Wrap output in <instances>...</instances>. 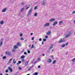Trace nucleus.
<instances>
[{"mask_svg":"<svg viewBox=\"0 0 75 75\" xmlns=\"http://www.w3.org/2000/svg\"><path fill=\"white\" fill-rule=\"evenodd\" d=\"M71 32L70 31L69 32L68 34L66 35V38H67L68 37H69V36H70V35H71Z\"/></svg>","mask_w":75,"mask_h":75,"instance_id":"nucleus-1","label":"nucleus"},{"mask_svg":"<svg viewBox=\"0 0 75 75\" xmlns=\"http://www.w3.org/2000/svg\"><path fill=\"white\" fill-rule=\"evenodd\" d=\"M65 41V39H64V38L63 39H60V40L59 41V43H60V44L61 43V42H64Z\"/></svg>","mask_w":75,"mask_h":75,"instance_id":"nucleus-2","label":"nucleus"},{"mask_svg":"<svg viewBox=\"0 0 75 75\" xmlns=\"http://www.w3.org/2000/svg\"><path fill=\"white\" fill-rule=\"evenodd\" d=\"M6 54H7L8 55H9V56H11L12 55V54L10 52H6Z\"/></svg>","mask_w":75,"mask_h":75,"instance_id":"nucleus-3","label":"nucleus"},{"mask_svg":"<svg viewBox=\"0 0 75 75\" xmlns=\"http://www.w3.org/2000/svg\"><path fill=\"white\" fill-rule=\"evenodd\" d=\"M8 70H9V71H10L11 72H12L13 71V69H11V68L10 66L8 67Z\"/></svg>","mask_w":75,"mask_h":75,"instance_id":"nucleus-4","label":"nucleus"},{"mask_svg":"<svg viewBox=\"0 0 75 75\" xmlns=\"http://www.w3.org/2000/svg\"><path fill=\"white\" fill-rule=\"evenodd\" d=\"M44 27H47V26H50V23H46L44 25Z\"/></svg>","mask_w":75,"mask_h":75,"instance_id":"nucleus-5","label":"nucleus"},{"mask_svg":"<svg viewBox=\"0 0 75 75\" xmlns=\"http://www.w3.org/2000/svg\"><path fill=\"white\" fill-rule=\"evenodd\" d=\"M32 11V8H30V9L29 10L28 12V15L30 14Z\"/></svg>","mask_w":75,"mask_h":75,"instance_id":"nucleus-6","label":"nucleus"},{"mask_svg":"<svg viewBox=\"0 0 75 75\" xmlns=\"http://www.w3.org/2000/svg\"><path fill=\"white\" fill-rule=\"evenodd\" d=\"M55 21L54 19L52 18L50 19L49 20L50 22H52V21Z\"/></svg>","mask_w":75,"mask_h":75,"instance_id":"nucleus-7","label":"nucleus"},{"mask_svg":"<svg viewBox=\"0 0 75 75\" xmlns=\"http://www.w3.org/2000/svg\"><path fill=\"white\" fill-rule=\"evenodd\" d=\"M51 46H52V47H50V48H49V50L50 51V50H51V49H52V48H53V47H54V45H53V44L51 45Z\"/></svg>","mask_w":75,"mask_h":75,"instance_id":"nucleus-8","label":"nucleus"},{"mask_svg":"<svg viewBox=\"0 0 75 75\" xmlns=\"http://www.w3.org/2000/svg\"><path fill=\"white\" fill-rule=\"evenodd\" d=\"M47 62L48 63H50L52 62V61H51V59H48Z\"/></svg>","mask_w":75,"mask_h":75,"instance_id":"nucleus-9","label":"nucleus"},{"mask_svg":"<svg viewBox=\"0 0 75 75\" xmlns=\"http://www.w3.org/2000/svg\"><path fill=\"white\" fill-rule=\"evenodd\" d=\"M58 23V22H54L53 24V25L54 26L56 24H57V23Z\"/></svg>","mask_w":75,"mask_h":75,"instance_id":"nucleus-10","label":"nucleus"},{"mask_svg":"<svg viewBox=\"0 0 75 75\" xmlns=\"http://www.w3.org/2000/svg\"><path fill=\"white\" fill-rule=\"evenodd\" d=\"M51 31H48L46 33V34L47 35H50L51 34Z\"/></svg>","mask_w":75,"mask_h":75,"instance_id":"nucleus-11","label":"nucleus"},{"mask_svg":"<svg viewBox=\"0 0 75 75\" xmlns=\"http://www.w3.org/2000/svg\"><path fill=\"white\" fill-rule=\"evenodd\" d=\"M16 45L17 46H20V45H21V43H20V42H18V43H17Z\"/></svg>","mask_w":75,"mask_h":75,"instance_id":"nucleus-12","label":"nucleus"},{"mask_svg":"<svg viewBox=\"0 0 75 75\" xmlns=\"http://www.w3.org/2000/svg\"><path fill=\"white\" fill-rule=\"evenodd\" d=\"M13 48L14 49H17V48H18V46L16 45H15L13 46Z\"/></svg>","mask_w":75,"mask_h":75,"instance_id":"nucleus-13","label":"nucleus"},{"mask_svg":"<svg viewBox=\"0 0 75 75\" xmlns=\"http://www.w3.org/2000/svg\"><path fill=\"white\" fill-rule=\"evenodd\" d=\"M6 11V8H4L2 10V12H5Z\"/></svg>","mask_w":75,"mask_h":75,"instance_id":"nucleus-14","label":"nucleus"},{"mask_svg":"<svg viewBox=\"0 0 75 75\" xmlns=\"http://www.w3.org/2000/svg\"><path fill=\"white\" fill-rule=\"evenodd\" d=\"M56 62H57V61L54 60L53 61L52 63L53 64H55Z\"/></svg>","mask_w":75,"mask_h":75,"instance_id":"nucleus-15","label":"nucleus"},{"mask_svg":"<svg viewBox=\"0 0 75 75\" xmlns=\"http://www.w3.org/2000/svg\"><path fill=\"white\" fill-rule=\"evenodd\" d=\"M62 23H63V21H60L59 22V24L60 25H61V24H62Z\"/></svg>","mask_w":75,"mask_h":75,"instance_id":"nucleus-16","label":"nucleus"},{"mask_svg":"<svg viewBox=\"0 0 75 75\" xmlns=\"http://www.w3.org/2000/svg\"><path fill=\"white\" fill-rule=\"evenodd\" d=\"M24 10V8H21V12H23Z\"/></svg>","mask_w":75,"mask_h":75,"instance_id":"nucleus-17","label":"nucleus"},{"mask_svg":"<svg viewBox=\"0 0 75 75\" xmlns=\"http://www.w3.org/2000/svg\"><path fill=\"white\" fill-rule=\"evenodd\" d=\"M2 45H3V42H1L0 43V47H1Z\"/></svg>","mask_w":75,"mask_h":75,"instance_id":"nucleus-18","label":"nucleus"},{"mask_svg":"<svg viewBox=\"0 0 75 75\" xmlns=\"http://www.w3.org/2000/svg\"><path fill=\"white\" fill-rule=\"evenodd\" d=\"M0 23L1 24H3L4 23V22L3 21H1L0 22Z\"/></svg>","mask_w":75,"mask_h":75,"instance_id":"nucleus-19","label":"nucleus"},{"mask_svg":"<svg viewBox=\"0 0 75 75\" xmlns=\"http://www.w3.org/2000/svg\"><path fill=\"white\" fill-rule=\"evenodd\" d=\"M13 64H16V61L15 60V59H14L13 60Z\"/></svg>","mask_w":75,"mask_h":75,"instance_id":"nucleus-20","label":"nucleus"},{"mask_svg":"<svg viewBox=\"0 0 75 75\" xmlns=\"http://www.w3.org/2000/svg\"><path fill=\"white\" fill-rule=\"evenodd\" d=\"M45 2H44V1H43L42 2V5H45Z\"/></svg>","mask_w":75,"mask_h":75,"instance_id":"nucleus-21","label":"nucleus"},{"mask_svg":"<svg viewBox=\"0 0 75 75\" xmlns=\"http://www.w3.org/2000/svg\"><path fill=\"white\" fill-rule=\"evenodd\" d=\"M28 62H27L25 63V65L27 66L28 65Z\"/></svg>","mask_w":75,"mask_h":75,"instance_id":"nucleus-22","label":"nucleus"},{"mask_svg":"<svg viewBox=\"0 0 75 75\" xmlns=\"http://www.w3.org/2000/svg\"><path fill=\"white\" fill-rule=\"evenodd\" d=\"M33 67V66H32V67H30L29 69H28V71H30V70L31 69V68H32V67Z\"/></svg>","mask_w":75,"mask_h":75,"instance_id":"nucleus-23","label":"nucleus"},{"mask_svg":"<svg viewBox=\"0 0 75 75\" xmlns=\"http://www.w3.org/2000/svg\"><path fill=\"white\" fill-rule=\"evenodd\" d=\"M25 58V56H22L21 57V58Z\"/></svg>","mask_w":75,"mask_h":75,"instance_id":"nucleus-24","label":"nucleus"},{"mask_svg":"<svg viewBox=\"0 0 75 75\" xmlns=\"http://www.w3.org/2000/svg\"><path fill=\"white\" fill-rule=\"evenodd\" d=\"M72 61H73V62H75V58L72 59Z\"/></svg>","mask_w":75,"mask_h":75,"instance_id":"nucleus-25","label":"nucleus"},{"mask_svg":"<svg viewBox=\"0 0 75 75\" xmlns=\"http://www.w3.org/2000/svg\"><path fill=\"white\" fill-rule=\"evenodd\" d=\"M10 61H12V59H10L8 62L9 63H11V62Z\"/></svg>","mask_w":75,"mask_h":75,"instance_id":"nucleus-26","label":"nucleus"},{"mask_svg":"<svg viewBox=\"0 0 75 75\" xmlns=\"http://www.w3.org/2000/svg\"><path fill=\"white\" fill-rule=\"evenodd\" d=\"M37 8V6H35L34 8V9L36 10Z\"/></svg>","mask_w":75,"mask_h":75,"instance_id":"nucleus-27","label":"nucleus"},{"mask_svg":"<svg viewBox=\"0 0 75 75\" xmlns=\"http://www.w3.org/2000/svg\"><path fill=\"white\" fill-rule=\"evenodd\" d=\"M65 45L64 44L62 45V47H65Z\"/></svg>","mask_w":75,"mask_h":75,"instance_id":"nucleus-28","label":"nucleus"},{"mask_svg":"<svg viewBox=\"0 0 75 75\" xmlns=\"http://www.w3.org/2000/svg\"><path fill=\"white\" fill-rule=\"evenodd\" d=\"M25 4L24 2H22L21 4V5H23V4Z\"/></svg>","mask_w":75,"mask_h":75,"instance_id":"nucleus-29","label":"nucleus"},{"mask_svg":"<svg viewBox=\"0 0 75 75\" xmlns=\"http://www.w3.org/2000/svg\"><path fill=\"white\" fill-rule=\"evenodd\" d=\"M34 75H38V73L37 72H35L34 73Z\"/></svg>","mask_w":75,"mask_h":75,"instance_id":"nucleus-30","label":"nucleus"},{"mask_svg":"<svg viewBox=\"0 0 75 75\" xmlns=\"http://www.w3.org/2000/svg\"><path fill=\"white\" fill-rule=\"evenodd\" d=\"M16 50H12V52H16Z\"/></svg>","mask_w":75,"mask_h":75,"instance_id":"nucleus-31","label":"nucleus"},{"mask_svg":"<svg viewBox=\"0 0 75 75\" xmlns=\"http://www.w3.org/2000/svg\"><path fill=\"white\" fill-rule=\"evenodd\" d=\"M3 59H6V56H4L3 58Z\"/></svg>","mask_w":75,"mask_h":75,"instance_id":"nucleus-32","label":"nucleus"},{"mask_svg":"<svg viewBox=\"0 0 75 75\" xmlns=\"http://www.w3.org/2000/svg\"><path fill=\"white\" fill-rule=\"evenodd\" d=\"M37 13H35L34 14L35 16H37Z\"/></svg>","mask_w":75,"mask_h":75,"instance_id":"nucleus-33","label":"nucleus"},{"mask_svg":"<svg viewBox=\"0 0 75 75\" xmlns=\"http://www.w3.org/2000/svg\"><path fill=\"white\" fill-rule=\"evenodd\" d=\"M21 40H24V38H23L22 37V38H21Z\"/></svg>","mask_w":75,"mask_h":75,"instance_id":"nucleus-34","label":"nucleus"},{"mask_svg":"<svg viewBox=\"0 0 75 75\" xmlns=\"http://www.w3.org/2000/svg\"><path fill=\"white\" fill-rule=\"evenodd\" d=\"M23 36V34L21 33L20 34V37H22Z\"/></svg>","mask_w":75,"mask_h":75,"instance_id":"nucleus-35","label":"nucleus"},{"mask_svg":"<svg viewBox=\"0 0 75 75\" xmlns=\"http://www.w3.org/2000/svg\"><path fill=\"white\" fill-rule=\"evenodd\" d=\"M8 72V70H6L5 71V72Z\"/></svg>","mask_w":75,"mask_h":75,"instance_id":"nucleus-36","label":"nucleus"},{"mask_svg":"<svg viewBox=\"0 0 75 75\" xmlns=\"http://www.w3.org/2000/svg\"><path fill=\"white\" fill-rule=\"evenodd\" d=\"M18 62L19 64H21V61H19Z\"/></svg>","mask_w":75,"mask_h":75,"instance_id":"nucleus-37","label":"nucleus"},{"mask_svg":"<svg viewBox=\"0 0 75 75\" xmlns=\"http://www.w3.org/2000/svg\"><path fill=\"white\" fill-rule=\"evenodd\" d=\"M34 48V45H32L31 47V48Z\"/></svg>","mask_w":75,"mask_h":75,"instance_id":"nucleus-38","label":"nucleus"},{"mask_svg":"<svg viewBox=\"0 0 75 75\" xmlns=\"http://www.w3.org/2000/svg\"><path fill=\"white\" fill-rule=\"evenodd\" d=\"M34 37L32 38V40H34Z\"/></svg>","mask_w":75,"mask_h":75,"instance_id":"nucleus-39","label":"nucleus"},{"mask_svg":"<svg viewBox=\"0 0 75 75\" xmlns=\"http://www.w3.org/2000/svg\"><path fill=\"white\" fill-rule=\"evenodd\" d=\"M28 53L29 54V53H30V50H28Z\"/></svg>","mask_w":75,"mask_h":75,"instance_id":"nucleus-40","label":"nucleus"},{"mask_svg":"<svg viewBox=\"0 0 75 75\" xmlns=\"http://www.w3.org/2000/svg\"><path fill=\"white\" fill-rule=\"evenodd\" d=\"M24 59H22V62H24Z\"/></svg>","mask_w":75,"mask_h":75,"instance_id":"nucleus-41","label":"nucleus"},{"mask_svg":"<svg viewBox=\"0 0 75 75\" xmlns=\"http://www.w3.org/2000/svg\"><path fill=\"white\" fill-rule=\"evenodd\" d=\"M46 39H44L43 40L44 41H46Z\"/></svg>","mask_w":75,"mask_h":75,"instance_id":"nucleus-42","label":"nucleus"},{"mask_svg":"<svg viewBox=\"0 0 75 75\" xmlns=\"http://www.w3.org/2000/svg\"><path fill=\"white\" fill-rule=\"evenodd\" d=\"M38 68H41V66L39 65L38 67Z\"/></svg>","mask_w":75,"mask_h":75,"instance_id":"nucleus-43","label":"nucleus"},{"mask_svg":"<svg viewBox=\"0 0 75 75\" xmlns=\"http://www.w3.org/2000/svg\"><path fill=\"white\" fill-rule=\"evenodd\" d=\"M19 69H20V70H21V68L20 67H19Z\"/></svg>","mask_w":75,"mask_h":75,"instance_id":"nucleus-44","label":"nucleus"},{"mask_svg":"<svg viewBox=\"0 0 75 75\" xmlns=\"http://www.w3.org/2000/svg\"><path fill=\"white\" fill-rule=\"evenodd\" d=\"M41 40H42V39H41V38L39 39V41H41Z\"/></svg>","mask_w":75,"mask_h":75,"instance_id":"nucleus-45","label":"nucleus"},{"mask_svg":"<svg viewBox=\"0 0 75 75\" xmlns=\"http://www.w3.org/2000/svg\"><path fill=\"white\" fill-rule=\"evenodd\" d=\"M75 13V11L72 13V14H74Z\"/></svg>","mask_w":75,"mask_h":75,"instance_id":"nucleus-46","label":"nucleus"},{"mask_svg":"<svg viewBox=\"0 0 75 75\" xmlns=\"http://www.w3.org/2000/svg\"><path fill=\"white\" fill-rule=\"evenodd\" d=\"M45 38H48V36H45Z\"/></svg>","mask_w":75,"mask_h":75,"instance_id":"nucleus-47","label":"nucleus"},{"mask_svg":"<svg viewBox=\"0 0 75 75\" xmlns=\"http://www.w3.org/2000/svg\"><path fill=\"white\" fill-rule=\"evenodd\" d=\"M24 54H25V55H26V54H27V52H25L24 53Z\"/></svg>","mask_w":75,"mask_h":75,"instance_id":"nucleus-48","label":"nucleus"},{"mask_svg":"<svg viewBox=\"0 0 75 75\" xmlns=\"http://www.w3.org/2000/svg\"><path fill=\"white\" fill-rule=\"evenodd\" d=\"M68 44V43L67 42L66 44V45H67Z\"/></svg>","mask_w":75,"mask_h":75,"instance_id":"nucleus-49","label":"nucleus"},{"mask_svg":"<svg viewBox=\"0 0 75 75\" xmlns=\"http://www.w3.org/2000/svg\"><path fill=\"white\" fill-rule=\"evenodd\" d=\"M33 33H31L30 34L31 35H33Z\"/></svg>","mask_w":75,"mask_h":75,"instance_id":"nucleus-50","label":"nucleus"},{"mask_svg":"<svg viewBox=\"0 0 75 75\" xmlns=\"http://www.w3.org/2000/svg\"><path fill=\"white\" fill-rule=\"evenodd\" d=\"M29 8V7H27V8H26V10H28V8Z\"/></svg>","mask_w":75,"mask_h":75,"instance_id":"nucleus-51","label":"nucleus"},{"mask_svg":"<svg viewBox=\"0 0 75 75\" xmlns=\"http://www.w3.org/2000/svg\"><path fill=\"white\" fill-rule=\"evenodd\" d=\"M45 56V54H43L42 56Z\"/></svg>","mask_w":75,"mask_h":75,"instance_id":"nucleus-52","label":"nucleus"},{"mask_svg":"<svg viewBox=\"0 0 75 75\" xmlns=\"http://www.w3.org/2000/svg\"><path fill=\"white\" fill-rule=\"evenodd\" d=\"M42 45L44 44V42H42Z\"/></svg>","mask_w":75,"mask_h":75,"instance_id":"nucleus-53","label":"nucleus"},{"mask_svg":"<svg viewBox=\"0 0 75 75\" xmlns=\"http://www.w3.org/2000/svg\"><path fill=\"white\" fill-rule=\"evenodd\" d=\"M40 58H38V61H40Z\"/></svg>","mask_w":75,"mask_h":75,"instance_id":"nucleus-54","label":"nucleus"},{"mask_svg":"<svg viewBox=\"0 0 75 75\" xmlns=\"http://www.w3.org/2000/svg\"><path fill=\"white\" fill-rule=\"evenodd\" d=\"M0 75H3V74L2 73L0 74Z\"/></svg>","mask_w":75,"mask_h":75,"instance_id":"nucleus-55","label":"nucleus"},{"mask_svg":"<svg viewBox=\"0 0 75 75\" xmlns=\"http://www.w3.org/2000/svg\"><path fill=\"white\" fill-rule=\"evenodd\" d=\"M54 50H52V52H53V51Z\"/></svg>","mask_w":75,"mask_h":75,"instance_id":"nucleus-56","label":"nucleus"},{"mask_svg":"<svg viewBox=\"0 0 75 75\" xmlns=\"http://www.w3.org/2000/svg\"><path fill=\"white\" fill-rule=\"evenodd\" d=\"M29 47H31V45H29Z\"/></svg>","mask_w":75,"mask_h":75,"instance_id":"nucleus-57","label":"nucleus"},{"mask_svg":"<svg viewBox=\"0 0 75 75\" xmlns=\"http://www.w3.org/2000/svg\"><path fill=\"white\" fill-rule=\"evenodd\" d=\"M25 41H27V40H25Z\"/></svg>","mask_w":75,"mask_h":75,"instance_id":"nucleus-58","label":"nucleus"},{"mask_svg":"<svg viewBox=\"0 0 75 75\" xmlns=\"http://www.w3.org/2000/svg\"><path fill=\"white\" fill-rule=\"evenodd\" d=\"M67 54H68V53H67L66 54V55H67Z\"/></svg>","mask_w":75,"mask_h":75,"instance_id":"nucleus-59","label":"nucleus"},{"mask_svg":"<svg viewBox=\"0 0 75 75\" xmlns=\"http://www.w3.org/2000/svg\"><path fill=\"white\" fill-rule=\"evenodd\" d=\"M30 5H29L28 6V7H30Z\"/></svg>","mask_w":75,"mask_h":75,"instance_id":"nucleus-60","label":"nucleus"},{"mask_svg":"<svg viewBox=\"0 0 75 75\" xmlns=\"http://www.w3.org/2000/svg\"><path fill=\"white\" fill-rule=\"evenodd\" d=\"M27 75H30V74H27Z\"/></svg>","mask_w":75,"mask_h":75,"instance_id":"nucleus-61","label":"nucleus"},{"mask_svg":"<svg viewBox=\"0 0 75 75\" xmlns=\"http://www.w3.org/2000/svg\"><path fill=\"white\" fill-rule=\"evenodd\" d=\"M35 62H34V64H35Z\"/></svg>","mask_w":75,"mask_h":75,"instance_id":"nucleus-62","label":"nucleus"},{"mask_svg":"<svg viewBox=\"0 0 75 75\" xmlns=\"http://www.w3.org/2000/svg\"><path fill=\"white\" fill-rule=\"evenodd\" d=\"M17 65H18V63H17Z\"/></svg>","mask_w":75,"mask_h":75,"instance_id":"nucleus-63","label":"nucleus"},{"mask_svg":"<svg viewBox=\"0 0 75 75\" xmlns=\"http://www.w3.org/2000/svg\"><path fill=\"white\" fill-rule=\"evenodd\" d=\"M52 57H53V56H52Z\"/></svg>","mask_w":75,"mask_h":75,"instance_id":"nucleus-64","label":"nucleus"}]
</instances>
